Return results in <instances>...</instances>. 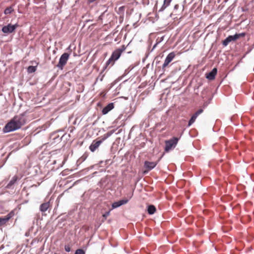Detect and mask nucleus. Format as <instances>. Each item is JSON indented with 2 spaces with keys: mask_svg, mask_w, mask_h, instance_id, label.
I'll return each mask as SVG.
<instances>
[{
  "mask_svg": "<svg viewBox=\"0 0 254 254\" xmlns=\"http://www.w3.org/2000/svg\"><path fill=\"white\" fill-rule=\"evenodd\" d=\"M114 108V104L113 103L108 104L106 107H105L102 111V113L103 115L107 114L108 112L111 111Z\"/></svg>",
  "mask_w": 254,
  "mask_h": 254,
  "instance_id": "f8f14e48",
  "label": "nucleus"
},
{
  "mask_svg": "<svg viewBox=\"0 0 254 254\" xmlns=\"http://www.w3.org/2000/svg\"><path fill=\"white\" fill-rule=\"evenodd\" d=\"M236 40V39L234 35L229 36L224 40L223 41L222 44L225 47L227 46L230 42L232 41H235Z\"/></svg>",
  "mask_w": 254,
  "mask_h": 254,
  "instance_id": "ddd939ff",
  "label": "nucleus"
},
{
  "mask_svg": "<svg viewBox=\"0 0 254 254\" xmlns=\"http://www.w3.org/2000/svg\"><path fill=\"white\" fill-rule=\"evenodd\" d=\"M203 110L202 109H199L197 111H196L191 117L190 119L189 122V126H190L195 121L196 119L198 117L199 115L201 114L203 112Z\"/></svg>",
  "mask_w": 254,
  "mask_h": 254,
  "instance_id": "9d476101",
  "label": "nucleus"
},
{
  "mask_svg": "<svg viewBox=\"0 0 254 254\" xmlns=\"http://www.w3.org/2000/svg\"><path fill=\"white\" fill-rule=\"evenodd\" d=\"M175 57V54L174 52H171L167 55L165 60V62L162 65V69L163 70H165L166 67H167L168 65L169 64V63H170L173 61Z\"/></svg>",
  "mask_w": 254,
  "mask_h": 254,
  "instance_id": "6e6552de",
  "label": "nucleus"
},
{
  "mask_svg": "<svg viewBox=\"0 0 254 254\" xmlns=\"http://www.w3.org/2000/svg\"><path fill=\"white\" fill-rule=\"evenodd\" d=\"M14 215L15 211L12 210L3 217H0V227L5 225L9 219L13 217Z\"/></svg>",
  "mask_w": 254,
  "mask_h": 254,
  "instance_id": "423d86ee",
  "label": "nucleus"
},
{
  "mask_svg": "<svg viewBox=\"0 0 254 254\" xmlns=\"http://www.w3.org/2000/svg\"><path fill=\"white\" fill-rule=\"evenodd\" d=\"M108 136H109V134H108L107 136H104L101 140H94L89 146L90 151L92 152H94L96 149H97L103 141L105 140Z\"/></svg>",
  "mask_w": 254,
  "mask_h": 254,
  "instance_id": "39448f33",
  "label": "nucleus"
},
{
  "mask_svg": "<svg viewBox=\"0 0 254 254\" xmlns=\"http://www.w3.org/2000/svg\"><path fill=\"white\" fill-rule=\"evenodd\" d=\"M18 26L17 24L12 25L8 24L7 25L4 26L2 28V31L5 34L11 33L15 31L16 28Z\"/></svg>",
  "mask_w": 254,
  "mask_h": 254,
  "instance_id": "0eeeda50",
  "label": "nucleus"
},
{
  "mask_svg": "<svg viewBox=\"0 0 254 254\" xmlns=\"http://www.w3.org/2000/svg\"><path fill=\"white\" fill-rule=\"evenodd\" d=\"M69 55L67 53H64L60 59L59 62L57 64V66L61 69H63L64 66L66 64Z\"/></svg>",
  "mask_w": 254,
  "mask_h": 254,
  "instance_id": "20e7f679",
  "label": "nucleus"
},
{
  "mask_svg": "<svg viewBox=\"0 0 254 254\" xmlns=\"http://www.w3.org/2000/svg\"><path fill=\"white\" fill-rule=\"evenodd\" d=\"M246 35V33L245 32H243L241 33L236 34L234 35L236 40L239 38L244 37Z\"/></svg>",
  "mask_w": 254,
  "mask_h": 254,
  "instance_id": "4be33fe9",
  "label": "nucleus"
},
{
  "mask_svg": "<svg viewBox=\"0 0 254 254\" xmlns=\"http://www.w3.org/2000/svg\"><path fill=\"white\" fill-rule=\"evenodd\" d=\"M132 194L133 192H132L131 194L128 196V199L120 200L119 201L114 202L112 205V208H116L123 204H126L128 201L129 199L132 197Z\"/></svg>",
  "mask_w": 254,
  "mask_h": 254,
  "instance_id": "1a4fd4ad",
  "label": "nucleus"
},
{
  "mask_svg": "<svg viewBox=\"0 0 254 254\" xmlns=\"http://www.w3.org/2000/svg\"><path fill=\"white\" fill-rule=\"evenodd\" d=\"M65 251L67 252H69L70 251V248L68 246H65L64 247Z\"/></svg>",
  "mask_w": 254,
  "mask_h": 254,
  "instance_id": "a878e982",
  "label": "nucleus"
},
{
  "mask_svg": "<svg viewBox=\"0 0 254 254\" xmlns=\"http://www.w3.org/2000/svg\"><path fill=\"white\" fill-rule=\"evenodd\" d=\"M172 0H164V3L159 11H163L165 8H166L170 4Z\"/></svg>",
  "mask_w": 254,
  "mask_h": 254,
  "instance_id": "f3484780",
  "label": "nucleus"
},
{
  "mask_svg": "<svg viewBox=\"0 0 254 254\" xmlns=\"http://www.w3.org/2000/svg\"><path fill=\"white\" fill-rule=\"evenodd\" d=\"M110 215V211L106 212L103 215V217L105 219L107 218V217Z\"/></svg>",
  "mask_w": 254,
  "mask_h": 254,
  "instance_id": "393cba45",
  "label": "nucleus"
},
{
  "mask_svg": "<svg viewBox=\"0 0 254 254\" xmlns=\"http://www.w3.org/2000/svg\"><path fill=\"white\" fill-rule=\"evenodd\" d=\"M179 138L177 137H173L169 140L165 142V151L166 152L169 151L172 149L175 148L178 142Z\"/></svg>",
  "mask_w": 254,
  "mask_h": 254,
  "instance_id": "7ed1b4c3",
  "label": "nucleus"
},
{
  "mask_svg": "<svg viewBox=\"0 0 254 254\" xmlns=\"http://www.w3.org/2000/svg\"><path fill=\"white\" fill-rule=\"evenodd\" d=\"M14 11V9L13 7V5H11L10 6L7 7L6 8L4 11V13L5 14H9L12 13Z\"/></svg>",
  "mask_w": 254,
  "mask_h": 254,
  "instance_id": "aec40b11",
  "label": "nucleus"
},
{
  "mask_svg": "<svg viewBox=\"0 0 254 254\" xmlns=\"http://www.w3.org/2000/svg\"><path fill=\"white\" fill-rule=\"evenodd\" d=\"M95 0H89V1L91 2H93Z\"/></svg>",
  "mask_w": 254,
  "mask_h": 254,
  "instance_id": "c85d7f7f",
  "label": "nucleus"
},
{
  "mask_svg": "<svg viewBox=\"0 0 254 254\" xmlns=\"http://www.w3.org/2000/svg\"><path fill=\"white\" fill-rule=\"evenodd\" d=\"M50 204L49 202L44 203L40 205V210L42 212H44L47 210Z\"/></svg>",
  "mask_w": 254,
  "mask_h": 254,
  "instance_id": "a211bd4d",
  "label": "nucleus"
},
{
  "mask_svg": "<svg viewBox=\"0 0 254 254\" xmlns=\"http://www.w3.org/2000/svg\"><path fill=\"white\" fill-rule=\"evenodd\" d=\"M16 180H17V177H16L14 176V177H13L12 178V179L10 181L9 183L8 184V185L7 186V188H9L11 186H12V185H13L15 183Z\"/></svg>",
  "mask_w": 254,
  "mask_h": 254,
  "instance_id": "412c9836",
  "label": "nucleus"
},
{
  "mask_svg": "<svg viewBox=\"0 0 254 254\" xmlns=\"http://www.w3.org/2000/svg\"><path fill=\"white\" fill-rule=\"evenodd\" d=\"M27 70H28V72L32 73V72H34L36 70V68L35 66H29L28 67Z\"/></svg>",
  "mask_w": 254,
  "mask_h": 254,
  "instance_id": "5701e85b",
  "label": "nucleus"
},
{
  "mask_svg": "<svg viewBox=\"0 0 254 254\" xmlns=\"http://www.w3.org/2000/svg\"><path fill=\"white\" fill-rule=\"evenodd\" d=\"M26 119L24 115L20 114L14 116L8 122L3 128L4 132H9L20 128L25 124Z\"/></svg>",
  "mask_w": 254,
  "mask_h": 254,
  "instance_id": "f257e3e1",
  "label": "nucleus"
},
{
  "mask_svg": "<svg viewBox=\"0 0 254 254\" xmlns=\"http://www.w3.org/2000/svg\"><path fill=\"white\" fill-rule=\"evenodd\" d=\"M126 48L125 46L123 45L122 46L121 48L117 49L115 51H114L113 52L111 57L107 61L106 65L108 66L110 64H111L112 65L114 64V62L119 59L122 53L126 50Z\"/></svg>",
  "mask_w": 254,
  "mask_h": 254,
  "instance_id": "f03ea898",
  "label": "nucleus"
},
{
  "mask_svg": "<svg viewBox=\"0 0 254 254\" xmlns=\"http://www.w3.org/2000/svg\"><path fill=\"white\" fill-rule=\"evenodd\" d=\"M74 254H85V253L82 249H78L75 251Z\"/></svg>",
  "mask_w": 254,
  "mask_h": 254,
  "instance_id": "b1692460",
  "label": "nucleus"
},
{
  "mask_svg": "<svg viewBox=\"0 0 254 254\" xmlns=\"http://www.w3.org/2000/svg\"><path fill=\"white\" fill-rule=\"evenodd\" d=\"M86 157H85L84 156H82L80 158V160H81V161H84L86 159Z\"/></svg>",
  "mask_w": 254,
  "mask_h": 254,
  "instance_id": "bb28decb",
  "label": "nucleus"
},
{
  "mask_svg": "<svg viewBox=\"0 0 254 254\" xmlns=\"http://www.w3.org/2000/svg\"><path fill=\"white\" fill-rule=\"evenodd\" d=\"M29 3L23 4H20L18 6V12L20 13H23Z\"/></svg>",
  "mask_w": 254,
  "mask_h": 254,
  "instance_id": "2eb2a0df",
  "label": "nucleus"
},
{
  "mask_svg": "<svg viewBox=\"0 0 254 254\" xmlns=\"http://www.w3.org/2000/svg\"><path fill=\"white\" fill-rule=\"evenodd\" d=\"M157 165V163L154 162L145 161L144 166L148 169L147 171L153 169Z\"/></svg>",
  "mask_w": 254,
  "mask_h": 254,
  "instance_id": "4468645a",
  "label": "nucleus"
},
{
  "mask_svg": "<svg viewBox=\"0 0 254 254\" xmlns=\"http://www.w3.org/2000/svg\"><path fill=\"white\" fill-rule=\"evenodd\" d=\"M108 134H109V136L110 135V134L109 133H107V134H106V136ZM104 136H106V134H104Z\"/></svg>",
  "mask_w": 254,
  "mask_h": 254,
  "instance_id": "c756f323",
  "label": "nucleus"
},
{
  "mask_svg": "<svg viewBox=\"0 0 254 254\" xmlns=\"http://www.w3.org/2000/svg\"><path fill=\"white\" fill-rule=\"evenodd\" d=\"M179 7V5L178 4H176L174 6V8L176 9H177Z\"/></svg>",
  "mask_w": 254,
  "mask_h": 254,
  "instance_id": "cd10ccee",
  "label": "nucleus"
},
{
  "mask_svg": "<svg viewBox=\"0 0 254 254\" xmlns=\"http://www.w3.org/2000/svg\"><path fill=\"white\" fill-rule=\"evenodd\" d=\"M156 210V207L153 205H150L148 206L147 212L149 214H153Z\"/></svg>",
  "mask_w": 254,
  "mask_h": 254,
  "instance_id": "6ab92c4d",
  "label": "nucleus"
},
{
  "mask_svg": "<svg viewBox=\"0 0 254 254\" xmlns=\"http://www.w3.org/2000/svg\"><path fill=\"white\" fill-rule=\"evenodd\" d=\"M217 69L216 68H214L210 72L206 73V77L210 80L214 79L215 77L217 74Z\"/></svg>",
  "mask_w": 254,
  "mask_h": 254,
  "instance_id": "9b49d317",
  "label": "nucleus"
},
{
  "mask_svg": "<svg viewBox=\"0 0 254 254\" xmlns=\"http://www.w3.org/2000/svg\"><path fill=\"white\" fill-rule=\"evenodd\" d=\"M107 65H106L104 67H103V70H102V71L100 73L99 76L97 77V78H96V81H97L98 80H99L100 81H103V78L105 75V73H104V71L105 70V69H106V68L107 67Z\"/></svg>",
  "mask_w": 254,
  "mask_h": 254,
  "instance_id": "dca6fc26",
  "label": "nucleus"
}]
</instances>
